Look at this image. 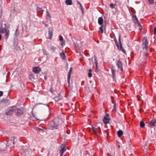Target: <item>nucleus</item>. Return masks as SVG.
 I'll return each instance as SVG.
<instances>
[{"mask_svg":"<svg viewBox=\"0 0 156 156\" xmlns=\"http://www.w3.org/2000/svg\"><path fill=\"white\" fill-rule=\"evenodd\" d=\"M148 43L147 41V39L146 37H144L142 40V47L143 50H145V51H147L148 47Z\"/></svg>","mask_w":156,"mask_h":156,"instance_id":"1","label":"nucleus"},{"mask_svg":"<svg viewBox=\"0 0 156 156\" xmlns=\"http://www.w3.org/2000/svg\"><path fill=\"white\" fill-rule=\"evenodd\" d=\"M49 128L53 130L58 129V126L53 121H51L48 124Z\"/></svg>","mask_w":156,"mask_h":156,"instance_id":"2","label":"nucleus"},{"mask_svg":"<svg viewBox=\"0 0 156 156\" xmlns=\"http://www.w3.org/2000/svg\"><path fill=\"white\" fill-rule=\"evenodd\" d=\"M116 65L118 68L121 71L123 70V65L122 62L120 60H118L116 63Z\"/></svg>","mask_w":156,"mask_h":156,"instance_id":"3","label":"nucleus"},{"mask_svg":"<svg viewBox=\"0 0 156 156\" xmlns=\"http://www.w3.org/2000/svg\"><path fill=\"white\" fill-rule=\"evenodd\" d=\"M109 116L108 114H106L104 116L103 119V122L106 124L109 123L110 119L109 118Z\"/></svg>","mask_w":156,"mask_h":156,"instance_id":"4","label":"nucleus"},{"mask_svg":"<svg viewBox=\"0 0 156 156\" xmlns=\"http://www.w3.org/2000/svg\"><path fill=\"white\" fill-rule=\"evenodd\" d=\"M132 19L133 20V21L136 24H137L138 26L140 25V24L136 16L135 15H133L132 16Z\"/></svg>","mask_w":156,"mask_h":156,"instance_id":"5","label":"nucleus"},{"mask_svg":"<svg viewBox=\"0 0 156 156\" xmlns=\"http://www.w3.org/2000/svg\"><path fill=\"white\" fill-rule=\"evenodd\" d=\"M14 111V109L13 108H9L5 112V114L7 115H10L12 114Z\"/></svg>","mask_w":156,"mask_h":156,"instance_id":"6","label":"nucleus"},{"mask_svg":"<svg viewBox=\"0 0 156 156\" xmlns=\"http://www.w3.org/2000/svg\"><path fill=\"white\" fill-rule=\"evenodd\" d=\"M66 150L65 148V146L64 144H62L61 146V150L60 151V156H62L64 152Z\"/></svg>","mask_w":156,"mask_h":156,"instance_id":"7","label":"nucleus"},{"mask_svg":"<svg viewBox=\"0 0 156 156\" xmlns=\"http://www.w3.org/2000/svg\"><path fill=\"white\" fill-rule=\"evenodd\" d=\"M33 71L35 73H38L41 71V70L40 67H37L33 68Z\"/></svg>","mask_w":156,"mask_h":156,"instance_id":"8","label":"nucleus"},{"mask_svg":"<svg viewBox=\"0 0 156 156\" xmlns=\"http://www.w3.org/2000/svg\"><path fill=\"white\" fill-rule=\"evenodd\" d=\"M72 70H73V68H72V67H71L70 68V70L68 74V77H67L68 82L69 84V83H70V77L71 76V75L72 73Z\"/></svg>","mask_w":156,"mask_h":156,"instance_id":"9","label":"nucleus"},{"mask_svg":"<svg viewBox=\"0 0 156 156\" xmlns=\"http://www.w3.org/2000/svg\"><path fill=\"white\" fill-rule=\"evenodd\" d=\"M156 124V119H153L149 122V125L151 126H155Z\"/></svg>","mask_w":156,"mask_h":156,"instance_id":"10","label":"nucleus"},{"mask_svg":"<svg viewBox=\"0 0 156 156\" xmlns=\"http://www.w3.org/2000/svg\"><path fill=\"white\" fill-rule=\"evenodd\" d=\"M115 44L116 45L118 48L120 49L124 53H125L126 51L124 50V49L123 48L122 44H119L120 46L119 47V46L118 45V43L117 41L115 42Z\"/></svg>","mask_w":156,"mask_h":156,"instance_id":"11","label":"nucleus"},{"mask_svg":"<svg viewBox=\"0 0 156 156\" xmlns=\"http://www.w3.org/2000/svg\"><path fill=\"white\" fill-rule=\"evenodd\" d=\"M9 30L7 28L5 30V37L6 39L7 40L9 37Z\"/></svg>","mask_w":156,"mask_h":156,"instance_id":"12","label":"nucleus"},{"mask_svg":"<svg viewBox=\"0 0 156 156\" xmlns=\"http://www.w3.org/2000/svg\"><path fill=\"white\" fill-rule=\"evenodd\" d=\"M59 40L60 42V44L62 46H63L65 44V41L64 40L62 36L61 35L59 36Z\"/></svg>","mask_w":156,"mask_h":156,"instance_id":"13","label":"nucleus"},{"mask_svg":"<svg viewBox=\"0 0 156 156\" xmlns=\"http://www.w3.org/2000/svg\"><path fill=\"white\" fill-rule=\"evenodd\" d=\"M113 68V67H112L111 68V70L113 78H115V69H114Z\"/></svg>","mask_w":156,"mask_h":156,"instance_id":"14","label":"nucleus"},{"mask_svg":"<svg viewBox=\"0 0 156 156\" xmlns=\"http://www.w3.org/2000/svg\"><path fill=\"white\" fill-rule=\"evenodd\" d=\"M98 23L100 25H102L103 23V20L102 17H100L98 19Z\"/></svg>","mask_w":156,"mask_h":156,"instance_id":"15","label":"nucleus"},{"mask_svg":"<svg viewBox=\"0 0 156 156\" xmlns=\"http://www.w3.org/2000/svg\"><path fill=\"white\" fill-rule=\"evenodd\" d=\"M48 38L51 40L53 36L52 32L51 31L49 30L48 33Z\"/></svg>","mask_w":156,"mask_h":156,"instance_id":"16","label":"nucleus"},{"mask_svg":"<svg viewBox=\"0 0 156 156\" xmlns=\"http://www.w3.org/2000/svg\"><path fill=\"white\" fill-rule=\"evenodd\" d=\"M5 29H7V28H4L2 26H1L0 27V33L2 34L4 33Z\"/></svg>","mask_w":156,"mask_h":156,"instance_id":"17","label":"nucleus"},{"mask_svg":"<svg viewBox=\"0 0 156 156\" xmlns=\"http://www.w3.org/2000/svg\"><path fill=\"white\" fill-rule=\"evenodd\" d=\"M60 56L63 60L65 59L66 56L64 52H63L60 53Z\"/></svg>","mask_w":156,"mask_h":156,"instance_id":"18","label":"nucleus"},{"mask_svg":"<svg viewBox=\"0 0 156 156\" xmlns=\"http://www.w3.org/2000/svg\"><path fill=\"white\" fill-rule=\"evenodd\" d=\"M123 132L121 130H119L117 132V135L119 137L122 136L123 135Z\"/></svg>","mask_w":156,"mask_h":156,"instance_id":"19","label":"nucleus"},{"mask_svg":"<svg viewBox=\"0 0 156 156\" xmlns=\"http://www.w3.org/2000/svg\"><path fill=\"white\" fill-rule=\"evenodd\" d=\"M65 2L67 5H70L72 4V2L71 0H66Z\"/></svg>","mask_w":156,"mask_h":156,"instance_id":"20","label":"nucleus"},{"mask_svg":"<svg viewBox=\"0 0 156 156\" xmlns=\"http://www.w3.org/2000/svg\"><path fill=\"white\" fill-rule=\"evenodd\" d=\"M92 129L93 131V132H94V134L95 135H97V129L94 127H92ZM98 129L99 130H100V128L98 127V128L97 129Z\"/></svg>","mask_w":156,"mask_h":156,"instance_id":"21","label":"nucleus"},{"mask_svg":"<svg viewBox=\"0 0 156 156\" xmlns=\"http://www.w3.org/2000/svg\"><path fill=\"white\" fill-rule=\"evenodd\" d=\"M37 10L38 12L42 13L44 10L42 9L41 8L39 7H37Z\"/></svg>","mask_w":156,"mask_h":156,"instance_id":"22","label":"nucleus"},{"mask_svg":"<svg viewBox=\"0 0 156 156\" xmlns=\"http://www.w3.org/2000/svg\"><path fill=\"white\" fill-rule=\"evenodd\" d=\"M46 18H49L50 19L51 18V16L49 13V12L48 11V10L47 9V11H46Z\"/></svg>","mask_w":156,"mask_h":156,"instance_id":"23","label":"nucleus"},{"mask_svg":"<svg viewBox=\"0 0 156 156\" xmlns=\"http://www.w3.org/2000/svg\"><path fill=\"white\" fill-rule=\"evenodd\" d=\"M140 126L142 128H144L145 126V123L144 122L141 121L140 122Z\"/></svg>","mask_w":156,"mask_h":156,"instance_id":"24","label":"nucleus"},{"mask_svg":"<svg viewBox=\"0 0 156 156\" xmlns=\"http://www.w3.org/2000/svg\"><path fill=\"white\" fill-rule=\"evenodd\" d=\"M92 71V70L91 69H89V73H88V76L89 77H91L92 76V74L91 73V72Z\"/></svg>","mask_w":156,"mask_h":156,"instance_id":"25","label":"nucleus"},{"mask_svg":"<svg viewBox=\"0 0 156 156\" xmlns=\"http://www.w3.org/2000/svg\"><path fill=\"white\" fill-rule=\"evenodd\" d=\"M22 114V112L20 110H18V112L17 113V115H20Z\"/></svg>","mask_w":156,"mask_h":156,"instance_id":"26","label":"nucleus"},{"mask_svg":"<svg viewBox=\"0 0 156 156\" xmlns=\"http://www.w3.org/2000/svg\"><path fill=\"white\" fill-rule=\"evenodd\" d=\"M103 25H101V27H100V28H99V30H100L101 31V33L102 34L103 32Z\"/></svg>","mask_w":156,"mask_h":156,"instance_id":"27","label":"nucleus"},{"mask_svg":"<svg viewBox=\"0 0 156 156\" xmlns=\"http://www.w3.org/2000/svg\"><path fill=\"white\" fill-rule=\"evenodd\" d=\"M50 92L52 93V94L54 93V89H53V87L51 86V88L50 89Z\"/></svg>","mask_w":156,"mask_h":156,"instance_id":"28","label":"nucleus"},{"mask_svg":"<svg viewBox=\"0 0 156 156\" xmlns=\"http://www.w3.org/2000/svg\"><path fill=\"white\" fill-rule=\"evenodd\" d=\"M148 2L150 4H153L154 2L153 0H148Z\"/></svg>","mask_w":156,"mask_h":156,"instance_id":"29","label":"nucleus"},{"mask_svg":"<svg viewBox=\"0 0 156 156\" xmlns=\"http://www.w3.org/2000/svg\"><path fill=\"white\" fill-rule=\"evenodd\" d=\"M110 6L111 9H113L115 8V5L112 3L110 4Z\"/></svg>","mask_w":156,"mask_h":156,"instance_id":"30","label":"nucleus"},{"mask_svg":"<svg viewBox=\"0 0 156 156\" xmlns=\"http://www.w3.org/2000/svg\"><path fill=\"white\" fill-rule=\"evenodd\" d=\"M119 44H122L121 41V36H120L119 37Z\"/></svg>","mask_w":156,"mask_h":156,"instance_id":"31","label":"nucleus"},{"mask_svg":"<svg viewBox=\"0 0 156 156\" xmlns=\"http://www.w3.org/2000/svg\"><path fill=\"white\" fill-rule=\"evenodd\" d=\"M154 34H156V27H154Z\"/></svg>","mask_w":156,"mask_h":156,"instance_id":"32","label":"nucleus"},{"mask_svg":"<svg viewBox=\"0 0 156 156\" xmlns=\"http://www.w3.org/2000/svg\"><path fill=\"white\" fill-rule=\"evenodd\" d=\"M3 94V93L2 91H0V97H1L2 96Z\"/></svg>","mask_w":156,"mask_h":156,"instance_id":"33","label":"nucleus"},{"mask_svg":"<svg viewBox=\"0 0 156 156\" xmlns=\"http://www.w3.org/2000/svg\"><path fill=\"white\" fill-rule=\"evenodd\" d=\"M2 38V36L1 34H0V40H1Z\"/></svg>","mask_w":156,"mask_h":156,"instance_id":"34","label":"nucleus"},{"mask_svg":"<svg viewBox=\"0 0 156 156\" xmlns=\"http://www.w3.org/2000/svg\"><path fill=\"white\" fill-rule=\"evenodd\" d=\"M80 6H81V4L80 3Z\"/></svg>","mask_w":156,"mask_h":156,"instance_id":"35","label":"nucleus"},{"mask_svg":"<svg viewBox=\"0 0 156 156\" xmlns=\"http://www.w3.org/2000/svg\"><path fill=\"white\" fill-rule=\"evenodd\" d=\"M118 147H119V148H120V146L119 145Z\"/></svg>","mask_w":156,"mask_h":156,"instance_id":"36","label":"nucleus"},{"mask_svg":"<svg viewBox=\"0 0 156 156\" xmlns=\"http://www.w3.org/2000/svg\"><path fill=\"white\" fill-rule=\"evenodd\" d=\"M17 30H18L16 29V31L17 32Z\"/></svg>","mask_w":156,"mask_h":156,"instance_id":"37","label":"nucleus"},{"mask_svg":"<svg viewBox=\"0 0 156 156\" xmlns=\"http://www.w3.org/2000/svg\"><path fill=\"white\" fill-rule=\"evenodd\" d=\"M96 66H97V63L96 64Z\"/></svg>","mask_w":156,"mask_h":156,"instance_id":"38","label":"nucleus"}]
</instances>
